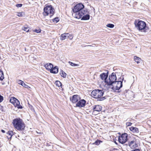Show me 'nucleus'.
<instances>
[{
  "mask_svg": "<svg viewBox=\"0 0 151 151\" xmlns=\"http://www.w3.org/2000/svg\"><path fill=\"white\" fill-rule=\"evenodd\" d=\"M102 109V108L101 106L99 105H95L93 108V112H94L95 111L99 112Z\"/></svg>",
  "mask_w": 151,
  "mask_h": 151,
  "instance_id": "obj_14",
  "label": "nucleus"
},
{
  "mask_svg": "<svg viewBox=\"0 0 151 151\" xmlns=\"http://www.w3.org/2000/svg\"><path fill=\"white\" fill-rule=\"evenodd\" d=\"M44 66L47 70L50 71L52 69L53 67V65L51 63H47L44 65Z\"/></svg>",
  "mask_w": 151,
  "mask_h": 151,
  "instance_id": "obj_17",
  "label": "nucleus"
},
{
  "mask_svg": "<svg viewBox=\"0 0 151 151\" xmlns=\"http://www.w3.org/2000/svg\"><path fill=\"white\" fill-rule=\"evenodd\" d=\"M81 18V20H87L90 18V15L88 14V12L87 11V10L83 11L82 12L81 14V17L79 18Z\"/></svg>",
  "mask_w": 151,
  "mask_h": 151,
  "instance_id": "obj_9",
  "label": "nucleus"
},
{
  "mask_svg": "<svg viewBox=\"0 0 151 151\" xmlns=\"http://www.w3.org/2000/svg\"><path fill=\"white\" fill-rule=\"evenodd\" d=\"M3 100V97L0 95V102L2 101Z\"/></svg>",
  "mask_w": 151,
  "mask_h": 151,
  "instance_id": "obj_35",
  "label": "nucleus"
},
{
  "mask_svg": "<svg viewBox=\"0 0 151 151\" xmlns=\"http://www.w3.org/2000/svg\"><path fill=\"white\" fill-rule=\"evenodd\" d=\"M136 28L141 32H145L148 30V28L146 26V23L142 21H136L134 22Z\"/></svg>",
  "mask_w": 151,
  "mask_h": 151,
  "instance_id": "obj_2",
  "label": "nucleus"
},
{
  "mask_svg": "<svg viewBox=\"0 0 151 151\" xmlns=\"http://www.w3.org/2000/svg\"><path fill=\"white\" fill-rule=\"evenodd\" d=\"M129 129L133 133H138L139 132L138 128L136 127H132L130 128Z\"/></svg>",
  "mask_w": 151,
  "mask_h": 151,
  "instance_id": "obj_19",
  "label": "nucleus"
},
{
  "mask_svg": "<svg viewBox=\"0 0 151 151\" xmlns=\"http://www.w3.org/2000/svg\"><path fill=\"white\" fill-rule=\"evenodd\" d=\"M84 6L81 3H79L76 4L73 9V13L72 14V16L75 18L79 19L81 17V14L83 11L86 10L84 9Z\"/></svg>",
  "mask_w": 151,
  "mask_h": 151,
  "instance_id": "obj_1",
  "label": "nucleus"
},
{
  "mask_svg": "<svg viewBox=\"0 0 151 151\" xmlns=\"http://www.w3.org/2000/svg\"><path fill=\"white\" fill-rule=\"evenodd\" d=\"M79 98L78 95H74L71 98H70V99L72 102L75 103L78 101Z\"/></svg>",
  "mask_w": 151,
  "mask_h": 151,
  "instance_id": "obj_13",
  "label": "nucleus"
},
{
  "mask_svg": "<svg viewBox=\"0 0 151 151\" xmlns=\"http://www.w3.org/2000/svg\"><path fill=\"white\" fill-rule=\"evenodd\" d=\"M104 94V92L103 90L99 89L95 90L93 91L91 93V96L96 99L101 98L100 101L103 100V98L101 97L103 96Z\"/></svg>",
  "mask_w": 151,
  "mask_h": 151,
  "instance_id": "obj_5",
  "label": "nucleus"
},
{
  "mask_svg": "<svg viewBox=\"0 0 151 151\" xmlns=\"http://www.w3.org/2000/svg\"><path fill=\"white\" fill-rule=\"evenodd\" d=\"M4 78V76L3 72L0 70V80L2 81Z\"/></svg>",
  "mask_w": 151,
  "mask_h": 151,
  "instance_id": "obj_23",
  "label": "nucleus"
},
{
  "mask_svg": "<svg viewBox=\"0 0 151 151\" xmlns=\"http://www.w3.org/2000/svg\"><path fill=\"white\" fill-rule=\"evenodd\" d=\"M58 72V67L57 66H55L52 68L50 70V72L53 73H56Z\"/></svg>",
  "mask_w": 151,
  "mask_h": 151,
  "instance_id": "obj_18",
  "label": "nucleus"
},
{
  "mask_svg": "<svg viewBox=\"0 0 151 151\" xmlns=\"http://www.w3.org/2000/svg\"><path fill=\"white\" fill-rule=\"evenodd\" d=\"M22 6V4H17L16 5V7H21Z\"/></svg>",
  "mask_w": 151,
  "mask_h": 151,
  "instance_id": "obj_34",
  "label": "nucleus"
},
{
  "mask_svg": "<svg viewBox=\"0 0 151 151\" xmlns=\"http://www.w3.org/2000/svg\"><path fill=\"white\" fill-rule=\"evenodd\" d=\"M88 46H91V45H88Z\"/></svg>",
  "mask_w": 151,
  "mask_h": 151,
  "instance_id": "obj_40",
  "label": "nucleus"
},
{
  "mask_svg": "<svg viewBox=\"0 0 151 151\" xmlns=\"http://www.w3.org/2000/svg\"><path fill=\"white\" fill-rule=\"evenodd\" d=\"M55 84L56 86L58 87H60L62 86V84L59 81H56L55 82Z\"/></svg>",
  "mask_w": 151,
  "mask_h": 151,
  "instance_id": "obj_24",
  "label": "nucleus"
},
{
  "mask_svg": "<svg viewBox=\"0 0 151 151\" xmlns=\"http://www.w3.org/2000/svg\"><path fill=\"white\" fill-rule=\"evenodd\" d=\"M34 31L35 32H36L37 33H40L41 32V30L40 29H36Z\"/></svg>",
  "mask_w": 151,
  "mask_h": 151,
  "instance_id": "obj_33",
  "label": "nucleus"
},
{
  "mask_svg": "<svg viewBox=\"0 0 151 151\" xmlns=\"http://www.w3.org/2000/svg\"><path fill=\"white\" fill-rule=\"evenodd\" d=\"M132 124V123L130 122H127L126 124L127 126H131Z\"/></svg>",
  "mask_w": 151,
  "mask_h": 151,
  "instance_id": "obj_36",
  "label": "nucleus"
},
{
  "mask_svg": "<svg viewBox=\"0 0 151 151\" xmlns=\"http://www.w3.org/2000/svg\"><path fill=\"white\" fill-rule=\"evenodd\" d=\"M17 82L19 84L22 85V83H23V81L20 80H18L17 81Z\"/></svg>",
  "mask_w": 151,
  "mask_h": 151,
  "instance_id": "obj_32",
  "label": "nucleus"
},
{
  "mask_svg": "<svg viewBox=\"0 0 151 151\" xmlns=\"http://www.w3.org/2000/svg\"><path fill=\"white\" fill-rule=\"evenodd\" d=\"M133 151H140L139 149H136L133 150Z\"/></svg>",
  "mask_w": 151,
  "mask_h": 151,
  "instance_id": "obj_38",
  "label": "nucleus"
},
{
  "mask_svg": "<svg viewBox=\"0 0 151 151\" xmlns=\"http://www.w3.org/2000/svg\"><path fill=\"white\" fill-rule=\"evenodd\" d=\"M116 77L115 73H112L111 75L109 76V78L105 80V83L109 86L111 85L115 82Z\"/></svg>",
  "mask_w": 151,
  "mask_h": 151,
  "instance_id": "obj_6",
  "label": "nucleus"
},
{
  "mask_svg": "<svg viewBox=\"0 0 151 151\" xmlns=\"http://www.w3.org/2000/svg\"><path fill=\"white\" fill-rule=\"evenodd\" d=\"M1 131L3 133H4L5 132V131L4 130H3V129H2L1 130Z\"/></svg>",
  "mask_w": 151,
  "mask_h": 151,
  "instance_id": "obj_39",
  "label": "nucleus"
},
{
  "mask_svg": "<svg viewBox=\"0 0 151 151\" xmlns=\"http://www.w3.org/2000/svg\"><path fill=\"white\" fill-rule=\"evenodd\" d=\"M134 61L137 63V64H138L139 63H140L141 60V59L137 56H134Z\"/></svg>",
  "mask_w": 151,
  "mask_h": 151,
  "instance_id": "obj_20",
  "label": "nucleus"
},
{
  "mask_svg": "<svg viewBox=\"0 0 151 151\" xmlns=\"http://www.w3.org/2000/svg\"><path fill=\"white\" fill-rule=\"evenodd\" d=\"M106 27L110 28H113L114 27V25L113 24H108L106 25Z\"/></svg>",
  "mask_w": 151,
  "mask_h": 151,
  "instance_id": "obj_26",
  "label": "nucleus"
},
{
  "mask_svg": "<svg viewBox=\"0 0 151 151\" xmlns=\"http://www.w3.org/2000/svg\"><path fill=\"white\" fill-rule=\"evenodd\" d=\"M10 102L12 104H13L16 107H17L18 109H22V106L19 105V101L15 98V97H12L10 100Z\"/></svg>",
  "mask_w": 151,
  "mask_h": 151,
  "instance_id": "obj_7",
  "label": "nucleus"
},
{
  "mask_svg": "<svg viewBox=\"0 0 151 151\" xmlns=\"http://www.w3.org/2000/svg\"><path fill=\"white\" fill-rule=\"evenodd\" d=\"M8 134L11 137L13 134V132L12 131H9L8 132Z\"/></svg>",
  "mask_w": 151,
  "mask_h": 151,
  "instance_id": "obj_30",
  "label": "nucleus"
},
{
  "mask_svg": "<svg viewBox=\"0 0 151 151\" xmlns=\"http://www.w3.org/2000/svg\"><path fill=\"white\" fill-rule=\"evenodd\" d=\"M70 36L69 33H65L62 34L60 36V38L61 40H63L65 39L68 38Z\"/></svg>",
  "mask_w": 151,
  "mask_h": 151,
  "instance_id": "obj_16",
  "label": "nucleus"
},
{
  "mask_svg": "<svg viewBox=\"0 0 151 151\" xmlns=\"http://www.w3.org/2000/svg\"><path fill=\"white\" fill-rule=\"evenodd\" d=\"M128 134L127 133L122 134L121 136L119 137L118 140L119 142L123 144L125 143L127 140Z\"/></svg>",
  "mask_w": 151,
  "mask_h": 151,
  "instance_id": "obj_8",
  "label": "nucleus"
},
{
  "mask_svg": "<svg viewBox=\"0 0 151 151\" xmlns=\"http://www.w3.org/2000/svg\"><path fill=\"white\" fill-rule=\"evenodd\" d=\"M108 76V72L106 73H103L100 75V77L101 79L102 80L105 81V80H107V77Z\"/></svg>",
  "mask_w": 151,
  "mask_h": 151,
  "instance_id": "obj_15",
  "label": "nucleus"
},
{
  "mask_svg": "<svg viewBox=\"0 0 151 151\" xmlns=\"http://www.w3.org/2000/svg\"><path fill=\"white\" fill-rule=\"evenodd\" d=\"M43 14L44 16H47L50 14V17L51 18L54 14L55 9L52 7V6L50 5H45L44 9Z\"/></svg>",
  "mask_w": 151,
  "mask_h": 151,
  "instance_id": "obj_4",
  "label": "nucleus"
},
{
  "mask_svg": "<svg viewBox=\"0 0 151 151\" xmlns=\"http://www.w3.org/2000/svg\"><path fill=\"white\" fill-rule=\"evenodd\" d=\"M68 38H69L71 40L73 38V36L72 35H70V36Z\"/></svg>",
  "mask_w": 151,
  "mask_h": 151,
  "instance_id": "obj_37",
  "label": "nucleus"
},
{
  "mask_svg": "<svg viewBox=\"0 0 151 151\" xmlns=\"http://www.w3.org/2000/svg\"><path fill=\"white\" fill-rule=\"evenodd\" d=\"M60 74L61 76L64 78H65L67 75V74L64 72L63 70H61L60 72Z\"/></svg>",
  "mask_w": 151,
  "mask_h": 151,
  "instance_id": "obj_21",
  "label": "nucleus"
},
{
  "mask_svg": "<svg viewBox=\"0 0 151 151\" xmlns=\"http://www.w3.org/2000/svg\"><path fill=\"white\" fill-rule=\"evenodd\" d=\"M24 14V12H17V15L19 17H22Z\"/></svg>",
  "mask_w": 151,
  "mask_h": 151,
  "instance_id": "obj_27",
  "label": "nucleus"
},
{
  "mask_svg": "<svg viewBox=\"0 0 151 151\" xmlns=\"http://www.w3.org/2000/svg\"><path fill=\"white\" fill-rule=\"evenodd\" d=\"M122 82L121 81H116L114 83L112 87V89L114 90H118L122 87Z\"/></svg>",
  "mask_w": 151,
  "mask_h": 151,
  "instance_id": "obj_10",
  "label": "nucleus"
},
{
  "mask_svg": "<svg viewBox=\"0 0 151 151\" xmlns=\"http://www.w3.org/2000/svg\"><path fill=\"white\" fill-rule=\"evenodd\" d=\"M86 103V101L84 99H82L78 102L76 104V107H83L85 106Z\"/></svg>",
  "mask_w": 151,
  "mask_h": 151,
  "instance_id": "obj_12",
  "label": "nucleus"
},
{
  "mask_svg": "<svg viewBox=\"0 0 151 151\" xmlns=\"http://www.w3.org/2000/svg\"><path fill=\"white\" fill-rule=\"evenodd\" d=\"M52 20L54 22L57 23L59 21V19L58 17H57L54 18Z\"/></svg>",
  "mask_w": 151,
  "mask_h": 151,
  "instance_id": "obj_25",
  "label": "nucleus"
},
{
  "mask_svg": "<svg viewBox=\"0 0 151 151\" xmlns=\"http://www.w3.org/2000/svg\"><path fill=\"white\" fill-rule=\"evenodd\" d=\"M69 63L71 65L73 66H78V64L74 63L70 61L69 62Z\"/></svg>",
  "mask_w": 151,
  "mask_h": 151,
  "instance_id": "obj_28",
  "label": "nucleus"
},
{
  "mask_svg": "<svg viewBox=\"0 0 151 151\" xmlns=\"http://www.w3.org/2000/svg\"><path fill=\"white\" fill-rule=\"evenodd\" d=\"M22 86L23 87L27 88H28L29 87V86L25 84V83L24 82L23 83H22Z\"/></svg>",
  "mask_w": 151,
  "mask_h": 151,
  "instance_id": "obj_31",
  "label": "nucleus"
},
{
  "mask_svg": "<svg viewBox=\"0 0 151 151\" xmlns=\"http://www.w3.org/2000/svg\"><path fill=\"white\" fill-rule=\"evenodd\" d=\"M128 144L129 147L132 149H135L138 146V144L135 140L129 142Z\"/></svg>",
  "mask_w": 151,
  "mask_h": 151,
  "instance_id": "obj_11",
  "label": "nucleus"
},
{
  "mask_svg": "<svg viewBox=\"0 0 151 151\" xmlns=\"http://www.w3.org/2000/svg\"><path fill=\"white\" fill-rule=\"evenodd\" d=\"M100 141L99 140H96L94 143H93V145H98L99 144Z\"/></svg>",
  "mask_w": 151,
  "mask_h": 151,
  "instance_id": "obj_29",
  "label": "nucleus"
},
{
  "mask_svg": "<svg viewBox=\"0 0 151 151\" xmlns=\"http://www.w3.org/2000/svg\"><path fill=\"white\" fill-rule=\"evenodd\" d=\"M22 29L27 32H28L29 30V28L27 25H26L23 27L22 28Z\"/></svg>",
  "mask_w": 151,
  "mask_h": 151,
  "instance_id": "obj_22",
  "label": "nucleus"
},
{
  "mask_svg": "<svg viewBox=\"0 0 151 151\" xmlns=\"http://www.w3.org/2000/svg\"><path fill=\"white\" fill-rule=\"evenodd\" d=\"M14 127L18 130H22L24 129L25 125L20 119H16L12 122Z\"/></svg>",
  "mask_w": 151,
  "mask_h": 151,
  "instance_id": "obj_3",
  "label": "nucleus"
}]
</instances>
